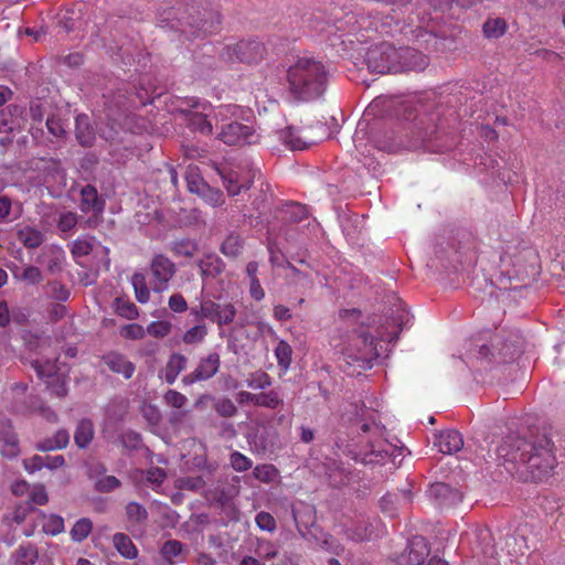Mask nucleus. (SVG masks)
Returning a JSON list of instances; mask_svg holds the SVG:
<instances>
[{
  "instance_id": "9",
  "label": "nucleus",
  "mask_w": 565,
  "mask_h": 565,
  "mask_svg": "<svg viewBox=\"0 0 565 565\" xmlns=\"http://www.w3.org/2000/svg\"><path fill=\"white\" fill-rule=\"evenodd\" d=\"M522 352L518 340L498 342L495 352H492L488 345H481L478 353L481 360L494 363H508L513 361Z\"/></svg>"
},
{
  "instance_id": "50",
  "label": "nucleus",
  "mask_w": 565,
  "mask_h": 565,
  "mask_svg": "<svg viewBox=\"0 0 565 565\" xmlns=\"http://www.w3.org/2000/svg\"><path fill=\"white\" fill-rule=\"evenodd\" d=\"M505 21L503 19H492L488 20L483 24V33L487 38H499L505 31Z\"/></svg>"
},
{
  "instance_id": "39",
  "label": "nucleus",
  "mask_w": 565,
  "mask_h": 565,
  "mask_svg": "<svg viewBox=\"0 0 565 565\" xmlns=\"http://www.w3.org/2000/svg\"><path fill=\"white\" fill-rule=\"evenodd\" d=\"M199 266L202 275L212 277L220 275L224 269L222 260L215 256H207L206 258L201 259Z\"/></svg>"
},
{
  "instance_id": "35",
  "label": "nucleus",
  "mask_w": 565,
  "mask_h": 565,
  "mask_svg": "<svg viewBox=\"0 0 565 565\" xmlns=\"http://www.w3.org/2000/svg\"><path fill=\"white\" fill-rule=\"evenodd\" d=\"M70 443V434L66 429H60L55 433L52 439H47L42 444H38V449L40 450H53V449H63Z\"/></svg>"
},
{
  "instance_id": "2",
  "label": "nucleus",
  "mask_w": 565,
  "mask_h": 565,
  "mask_svg": "<svg viewBox=\"0 0 565 565\" xmlns=\"http://www.w3.org/2000/svg\"><path fill=\"white\" fill-rule=\"evenodd\" d=\"M289 93L297 99L309 102L323 95L328 84V72L321 61L300 57L287 71Z\"/></svg>"
},
{
  "instance_id": "59",
  "label": "nucleus",
  "mask_w": 565,
  "mask_h": 565,
  "mask_svg": "<svg viewBox=\"0 0 565 565\" xmlns=\"http://www.w3.org/2000/svg\"><path fill=\"white\" fill-rule=\"evenodd\" d=\"M214 408L216 413L222 417H233L237 413V407L230 398H221L218 399Z\"/></svg>"
},
{
  "instance_id": "24",
  "label": "nucleus",
  "mask_w": 565,
  "mask_h": 565,
  "mask_svg": "<svg viewBox=\"0 0 565 565\" xmlns=\"http://www.w3.org/2000/svg\"><path fill=\"white\" fill-rule=\"evenodd\" d=\"M0 445H2V455L9 458L18 456L19 441L8 423H0Z\"/></svg>"
},
{
  "instance_id": "63",
  "label": "nucleus",
  "mask_w": 565,
  "mask_h": 565,
  "mask_svg": "<svg viewBox=\"0 0 565 565\" xmlns=\"http://www.w3.org/2000/svg\"><path fill=\"white\" fill-rule=\"evenodd\" d=\"M167 478V472L162 468H150L145 473V479L148 483L152 486H160L164 479Z\"/></svg>"
},
{
  "instance_id": "57",
  "label": "nucleus",
  "mask_w": 565,
  "mask_h": 565,
  "mask_svg": "<svg viewBox=\"0 0 565 565\" xmlns=\"http://www.w3.org/2000/svg\"><path fill=\"white\" fill-rule=\"evenodd\" d=\"M65 465V459L62 455H44L38 456V470L42 468L56 469Z\"/></svg>"
},
{
  "instance_id": "5",
  "label": "nucleus",
  "mask_w": 565,
  "mask_h": 565,
  "mask_svg": "<svg viewBox=\"0 0 565 565\" xmlns=\"http://www.w3.org/2000/svg\"><path fill=\"white\" fill-rule=\"evenodd\" d=\"M236 308L232 302L220 303L211 299H204L198 308H192L191 315L198 319H206L215 322L220 328L231 324L236 317Z\"/></svg>"
},
{
  "instance_id": "15",
  "label": "nucleus",
  "mask_w": 565,
  "mask_h": 565,
  "mask_svg": "<svg viewBox=\"0 0 565 565\" xmlns=\"http://www.w3.org/2000/svg\"><path fill=\"white\" fill-rule=\"evenodd\" d=\"M428 493L441 508H451L462 501L461 492L444 482L433 483Z\"/></svg>"
},
{
  "instance_id": "10",
  "label": "nucleus",
  "mask_w": 565,
  "mask_h": 565,
  "mask_svg": "<svg viewBox=\"0 0 565 565\" xmlns=\"http://www.w3.org/2000/svg\"><path fill=\"white\" fill-rule=\"evenodd\" d=\"M264 51V45L258 41H241L232 47H226V55L231 61L252 64L263 58Z\"/></svg>"
},
{
  "instance_id": "41",
  "label": "nucleus",
  "mask_w": 565,
  "mask_h": 565,
  "mask_svg": "<svg viewBox=\"0 0 565 565\" xmlns=\"http://www.w3.org/2000/svg\"><path fill=\"white\" fill-rule=\"evenodd\" d=\"M207 333H209V329H207L206 324H204V323L195 324L183 333L182 341L185 344L201 343L205 339Z\"/></svg>"
},
{
  "instance_id": "64",
  "label": "nucleus",
  "mask_w": 565,
  "mask_h": 565,
  "mask_svg": "<svg viewBox=\"0 0 565 565\" xmlns=\"http://www.w3.org/2000/svg\"><path fill=\"white\" fill-rule=\"evenodd\" d=\"M46 292L60 301H66L70 297V291L67 290V288L56 281L47 285Z\"/></svg>"
},
{
  "instance_id": "54",
  "label": "nucleus",
  "mask_w": 565,
  "mask_h": 565,
  "mask_svg": "<svg viewBox=\"0 0 565 565\" xmlns=\"http://www.w3.org/2000/svg\"><path fill=\"white\" fill-rule=\"evenodd\" d=\"M200 195L207 204L213 207L221 206L225 202L223 192L218 189H212L209 185L202 191Z\"/></svg>"
},
{
  "instance_id": "12",
  "label": "nucleus",
  "mask_w": 565,
  "mask_h": 565,
  "mask_svg": "<svg viewBox=\"0 0 565 565\" xmlns=\"http://www.w3.org/2000/svg\"><path fill=\"white\" fill-rule=\"evenodd\" d=\"M397 50L398 57L395 65L398 67L394 68V73L422 72L429 64L428 57L415 49L403 47Z\"/></svg>"
},
{
  "instance_id": "62",
  "label": "nucleus",
  "mask_w": 565,
  "mask_h": 565,
  "mask_svg": "<svg viewBox=\"0 0 565 565\" xmlns=\"http://www.w3.org/2000/svg\"><path fill=\"white\" fill-rule=\"evenodd\" d=\"M146 334V330L141 324L138 323H130L126 324L120 330V335L125 339L130 340H139L142 339Z\"/></svg>"
},
{
  "instance_id": "20",
  "label": "nucleus",
  "mask_w": 565,
  "mask_h": 565,
  "mask_svg": "<svg viewBox=\"0 0 565 565\" xmlns=\"http://www.w3.org/2000/svg\"><path fill=\"white\" fill-rule=\"evenodd\" d=\"M24 109L19 106H9L0 111V134H11L20 129L25 121Z\"/></svg>"
},
{
  "instance_id": "4",
  "label": "nucleus",
  "mask_w": 565,
  "mask_h": 565,
  "mask_svg": "<svg viewBox=\"0 0 565 565\" xmlns=\"http://www.w3.org/2000/svg\"><path fill=\"white\" fill-rule=\"evenodd\" d=\"M179 110L186 115L189 127L203 135H211L213 131L211 116L212 105L198 97H184L179 100Z\"/></svg>"
},
{
  "instance_id": "19",
  "label": "nucleus",
  "mask_w": 565,
  "mask_h": 565,
  "mask_svg": "<svg viewBox=\"0 0 565 565\" xmlns=\"http://www.w3.org/2000/svg\"><path fill=\"white\" fill-rule=\"evenodd\" d=\"M105 207V201L99 196L94 185L87 184L81 190L79 209L83 213L93 212L102 214Z\"/></svg>"
},
{
  "instance_id": "52",
  "label": "nucleus",
  "mask_w": 565,
  "mask_h": 565,
  "mask_svg": "<svg viewBox=\"0 0 565 565\" xmlns=\"http://www.w3.org/2000/svg\"><path fill=\"white\" fill-rule=\"evenodd\" d=\"M34 512V501H25L18 504L13 511V521L18 524L25 522L28 519L32 520Z\"/></svg>"
},
{
  "instance_id": "42",
  "label": "nucleus",
  "mask_w": 565,
  "mask_h": 565,
  "mask_svg": "<svg viewBox=\"0 0 565 565\" xmlns=\"http://www.w3.org/2000/svg\"><path fill=\"white\" fill-rule=\"evenodd\" d=\"M170 249L175 256L192 257L198 250V246L193 241L182 238L174 241Z\"/></svg>"
},
{
  "instance_id": "14",
  "label": "nucleus",
  "mask_w": 565,
  "mask_h": 565,
  "mask_svg": "<svg viewBox=\"0 0 565 565\" xmlns=\"http://www.w3.org/2000/svg\"><path fill=\"white\" fill-rule=\"evenodd\" d=\"M252 128L237 121H231L221 126L218 139L230 146L248 143Z\"/></svg>"
},
{
  "instance_id": "23",
  "label": "nucleus",
  "mask_w": 565,
  "mask_h": 565,
  "mask_svg": "<svg viewBox=\"0 0 565 565\" xmlns=\"http://www.w3.org/2000/svg\"><path fill=\"white\" fill-rule=\"evenodd\" d=\"M11 395L13 399V408L15 412L24 413L32 408L33 405V387H29L24 384H15L11 388Z\"/></svg>"
},
{
  "instance_id": "34",
  "label": "nucleus",
  "mask_w": 565,
  "mask_h": 565,
  "mask_svg": "<svg viewBox=\"0 0 565 565\" xmlns=\"http://www.w3.org/2000/svg\"><path fill=\"white\" fill-rule=\"evenodd\" d=\"M42 531L45 534L57 535L64 531V520L57 514L41 515Z\"/></svg>"
},
{
  "instance_id": "48",
  "label": "nucleus",
  "mask_w": 565,
  "mask_h": 565,
  "mask_svg": "<svg viewBox=\"0 0 565 565\" xmlns=\"http://www.w3.org/2000/svg\"><path fill=\"white\" fill-rule=\"evenodd\" d=\"M77 222V214L68 211L60 214L56 225L62 234H67L75 228Z\"/></svg>"
},
{
  "instance_id": "58",
  "label": "nucleus",
  "mask_w": 565,
  "mask_h": 565,
  "mask_svg": "<svg viewBox=\"0 0 565 565\" xmlns=\"http://www.w3.org/2000/svg\"><path fill=\"white\" fill-rule=\"evenodd\" d=\"M170 331L171 323L168 321H153L147 327V332L157 339L164 338Z\"/></svg>"
},
{
  "instance_id": "27",
  "label": "nucleus",
  "mask_w": 565,
  "mask_h": 565,
  "mask_svg": "<svg viewBox=\"0 0 565 565\" xmlns=\"http://www.w3.org/2000/svg\"><path fill=\"white\" fill-rule=\"evenodd\" d=\"M94 425L88 418L82 419L76 427L74 433V440L78 448H86L94 438Z\"/></svg>"
},
{
  "instance_id": "30",
  "label": "nucleus",
  "mask_w": 565,
  "mask_h": 565,
  "mask_svg": "<svg viewBox=\"0 0 565 565\" xmlns=\"http://www.w3.org/2000/svg\"><path fill=\"white\" fill-rule=\"evenodd\" d=\"M22 215V205L12 203L8 198H0V221L13 222Z\"/></svg>"
},
{
  "instance_id": "8",
  "label": "nucleus",
  "mask_w": 565,
  "mask_h": 565,
  "mask_svg": "<svg viewBox=\"0 0 565 565\" xmlns=\"http://www.w3.org/2000/svg\"><path fill=\"white\" fill-rule=\"evenodd\" d=\"M150 270L153 291L162 292L175 274V265L167 256L158 254L151 260Z\"/></svg>"
},
{
  "instance_id": "51",
  "label": "nucleus",
  "mask_w": 565,
  "mask_h": 565,
  "mask_svg": "<svg viewBox=\"0 0 565 565\" xmlns=\"http://www.w3.org/2000/svg\"><path fill=\"white\" fill-rule=\"evenodd\" d=\"M246 382L247 386L253 390H264L271 385L270 376L263 371L252 373Z\"/></svg>"
},
{
  "instance_id": "11",
  "label": "nucleus",
  "mask_w": 565,
  "mask_h": 565,
  "mask_svg": "<svg viewBox=\"0 0 565 565\" xmlns=\"http://www.w3.org/2000/svg\"><path fill=\"white\" fill-rule=\"evenodd\" d=\"M220 366L221 358L218 353L212 352L201 359L194 371L182 377V383L184 386H189L196 382L210 380L218 372Z\"/></svg>"
},
{
  "instance_id": "37",
  "label": "nucleus",
  "mask_w": 565,
  "mask_h": 565,
  "mask_svg": "<svg viewBox=\"0 0 565 565\" xmlns=\"http://www.w3.org/2000/svg\"><path fill=\"white\" fill-rule=\"evenodd\" d=\"M253 476L260 482L270 483L279 476V470L271 463L257 465L253 470Z\"/></svg>"
},
{
  "instance_id": "38",
  "label": "nucleus",
  "mask_w": 565,
  "mask_h": 565,
  "mask_svg": "<svg viewBox=\"0 0 565 565\" xmlns=\"http://www.w3.org/2000/svg\"><path fill=\"white\" fill-rule=\"evenodd\" d=\"M275 356L278 365L287 371L292 362V349L290 344L285 340H280L275 349Z\"/></svg>"
},
{
  "instance_id": "53",
  "label": "nucleus",
  "mask_w": 565,
  "mask_h": 565,
  "mask_svg": "<svg viewBox=\"0 0 565 565\" xmlns=\"http://www.w3.org/2000/svg\"><path fill=\"white\" fill-rule=\"evenodd\" d=\"M232 468L237 472H245L253 467V461L239 451H233L230 456Z\"/></svg>"
},
{
  "instance_id": "3",
  "label": "nucleus",
  "mask_w": 565,
  "mask_h": 565,
  "mask_svg": "<svg viewBox=\"0 0 565 565\" xmlns=\"http://www.w3.org/2000/svg\"><path fill=\"white\" fill-rule=\"evenodd\" d=\"M334 347L340 348L347 364L359 363L362 369L371 367L379 355L374 338L363 327L353 329L342 343H334Z\"/></svg>"
},
{
  "instance_id": "18",
  "label": "nucleus",
  "mask_w": 565,
  "mask_h": 565,
  "mask_svg": "<svg viewBox=\"0 0 565 565\" xmlns=\"http://www.w3.org/2000/svg\"><path fill=\"white\" fill-rule=\"evenodd\" d=\"M435 446L445 455H451L463 447V438L456 429H447L436 435Z\"/></svg>"
},
{
  "instance_id": "21",
  "label": "nucleus",
  "mask_w": 565,
  "mask_h": 565,
  "mask_svg": "<svg viewBox=\"0 0 565 565\" xmlns=\"http://www.w3.org/2000/svg\"><path fill=\"white\" fill-rule=\"evenodd\" d=\"M429 552L426 539L420 535L414 536L409 540L406 548V563L408 565H422Z\"/></svg>"
},
{
  "instance_id": "17",
  "label": "nucleus",
  "mask_w": 565,
  "mask_h": 565,
  "mask_svg": "<svg viewBox=\"0 0 565 565\" xmlns=\"http://www.w3.org/2000/svg\"><path fill=\"white\" fill-rule=\"evenodd\" d=\"M102 360L111 372L121 374L126 380L131 379L136 371L135 364L118 352H108L102 356Z\"/></svg>"
},
{
  "instance_id": "44",
  "label": "nucleus",
  "mask_w": 565,
  "mask_h": 565,
  "mask_svg": "<svg viewBox=\"0 0 565 565\" xmlns=\"http://www.w3.org/2000/svg\"><path fill=\"white\" fill-rule=\"evenodd\" d=\"M282 404V398L276 391L257 394L256 406L276 409Z\"/></svg>"
},
{
  "instance_id": "60",
  "label": "nucleus",
  "mask_w": 565,
  "mask_h": 565,
  "mask_svg": "<svg viewBox=\"0 0 565 565\" xmlns=\"http://www.w3.org/2000/svg\"><path fill=\"white\" fill-rule=\"evenodd\" d=\"M163 401L171 407L182 408L188 402V398L185 395L175 390H168L163 395Z\"/></svg>"
},
{
  "instance_id": "36",
  "label": "nucleus",
  "mask_w": 565,
  "mask_h": 565,
  "mask_svg": "<svg viewBox=\"0 0 565 565\" xmlns=\"http://www.w3.org/2000/svg\"><path fill=\"white\" fill-rule=\"evenodd\" d=\"M243 249V239L239 235L231 234L228 235L221 245V252L227 256L235 258L237 257Z\"/></svg>"
},
{
  "instance_id": "13",
  "label": "nucleus",
  "mask_w": 565,
  "mask_h": 565,
  "mask_svg": "<svg viewBox=\"0 0 565 565\" xmlns=\"http://www.w3.org/2000/svg\"><path fill=\"white\" fill-rule=\"evenodd\" d=\"M278 138L291 150H303L319 141L312 135V128L298 130L294 127H286L278 131Z\"/></svg>"
},
{
  "instance_id": "40",
  "label": "nucleus",
  "mask_w": 565,
  "mask_h": 565,
  "mask_svg": "<svg viewBox=\"0 0 565 565\" xmlns=\"http://www.w3.org/2000/svg\"><path fill=\"white\" fill-rule=\"evenodd\" d=\"M93 523L87 518H82L72 527L70 534L74 542H83L90 534Z\"/></svg>"
},
{
  "instance_id": "33",
  "label": "nucleus",
  "mask_w": 565,
  "mask_h": 565,
  "mask_svg": "<svg viewBox=\"0 0 565 565\" xmlns=\"http://www.w3.org/2000/svg\"><path fill=\"white\" fill-rule=\"evenodd\" d=\"M131 285L137 301L147 303L150 299V290L147 286L146 276L141 273H135L131 277Z\"/></svg>"
},
{
  "instance_id": "46",
  "label": "nucleus",
  "mask_w": 565,
  "mask_h": 565,
  "mask_svg": "<svg viewBox=\"0 0 565 565\" xmlns=\"http://www.w3.org/2000/svg\"><path fill=\"white\" fill-rule=\"evenodd\" d=\"M17 238L31 250L35 247V231L30 225H18Z\"/></svg>"
},
{
  "instance_id": "43",
  "label": "nucleus",
  "mask_w": 565,
  "mask_h": 565,
  "mask_svg": "<svg viewBox=\"0 0 565 565\" xmlns=\"http://www.w3.org/2000/svg\"><path fill=\"white\" fill-rule=\"evenodd\" d=\"M115 306L117 315H119L122 318H126L128 320H135L139 317V310L137 306L130 300L116 298Z\"/></svg>"
},
{
  "instance_id": "45",
  "label": "nucleus",
  "mask_w": 565,
  "mask_h": 565,
  "mask_svg": "<svg viewBox=\"0 0 565 565\" xmlns=\"http://www.w3.org/2000/svg\"><path fill=\"white\" fill-rule=\"evenodd\" d=\"M183 551V544L177 540H169L163 543L161 547L162 557L169 563L173 564V558L179 556Z\"/></svg>"
},
{
  "instance_id": "25",
  "label": "nucleus",
  "mask_w": 565,
  "mask_h": 565,
  "mask_svg": "<svg viewBox=\"0 0 565 565\" xmlns=\"http://www.w3.org/2000/svg\"><path fill=\"white\" fill-rule=\"evenodd\" d=\"M75 135L77 141L84 147H90L95 140V131L89 125L86 115H78L75 120Z\"/></svg>"
},
{
  "instance_id": "32",
  "label": "nucleus",
  "mask_w": 565,
  "mask_h": 565,
  "mask_svg": "<svg viewBox=\"0 0 565 565\" xmlns=\"http://www.w3.org/2000/svg\"><path fill=\"white\" fill-rule=\"evenodd\" d=\"M126 516L131 525L142 524L148 520V511L142 504L131 501L126 505Z\"/></svg>"
},
{
  "instance_id": "22",
  "label": "nucleus",
  "mask_w": 565,
  "mask_h": 565,
  "mask_svg": "<svg viewBox=\"0 0 565 565\" xmlns=\"http://www.w3.org/2000/svg\"><path fill=\"white\" fill-rule=\"evenodd\" d=\"M186 358L181 353H172L164 369L161 372V377L168 383L173 384L180 373L186 367Z\"/></svg>"
},
{
  "instance_id": "56",
  "label": "nucleus",
  "mask_w": 565,
  "mask_h": 565,
  "mask_svg": "<svg viewBox=\"0 0 565 565\" xmlns=\"http://www.w3.org/2000/svg\"><path fill=\"white\" fill-rule=\"evenodd\" d=\"M121 486V482L115 476H104L95 482V489L98 492L108 493Z\"/></svg>"
},
{
  "instance_id": "61",
  "label": "nucleus",
  "mask_w": 565,
  "mask_h": 565,
  "mask_svg": "<svg viewBox=\"0 0 565 565\" xmlns=\"http://www.w3.org/2000/svg\"><path fill=\"white\" fill-rule=\"evenodd\" d=\"M255 522L257 526L263 531L274 532L277 527L274 516L265 511L257 513Z\"/></svg>"
},
{
  "instance_id": "55",
  "label": "nucleus",
  "mask_w": 565,
  "mask_h": 565,
  "mask_svg": "<svg viewBox=\"0 0 565 565\" xmlns=\"http://www.w3.org/2000/svg\"><path fill=\"white\" fill-rule=\"evenodd\" d=\"M12 492L17 497H25L26 501L35 500V489L24 480H15L12 484Z\"/></svg>"
},
{
  "instance_id": "49",
  "label": "nucleus",
  "mask_w": 565,
  "mask_h": 565,
  "mask_svg": "<svg viewBox=\"0 0 565 565\" xmlns=\"http://www.w3.org/2000/svg\"><path fill=\"white\" fill-rule=\"evenodd\" d=\"M15 565H33L35 562V550L32 545L20 546L14 554Z\"/></svg>"
},
{
  "instance_id": "31",
  "label": "nucleus",
  "mask_w": 565,
  "mask_h": 565,
  "mask_svg": "<svg viewBox=\"0 0 565 565\" xmlns=\"http://www.w3.org/2000/svg\"><path fill=\"white\" fill-rule=\"evenodd\" d=\"M44 383L50 394L60 398L67 395L66 380L63 374L55 373L47 375L44 379Z\"/></svg>"
},
{
  "instance_id": "26",
  "label": "nucleus",
  "mask_w": 565,
  "mask_h": 565,
  "mask_svg": "<svg viewBox=\"0 0 565 565\" xmlns=\"http://www.w3.org/2000/svg\"><path fill=\"white\" fill-rule=\"evenodd\" d=\"M41 262L46 264L47 269L52 274L58 273L62 270L63 264L65 263V252L61 246L51 245Z\"/></svg>"
},
{
  "instance_id": "1",
  "label": "nucleus",
  "mask_w": 565,
  "mask_h": 565,
  "mask_svg": "<svg viewBox=\"0 0 565 565\" xmlns=\"http://www.w3.org/2000/svg\"><path fill=\"white\" fill-rule=\"evenodd\" d=\"M498 457L504 462L522 465L533 481L547 477L556 465L554 444L546 436H541L534 443L520 436H507L497 449Z\"/></svg>"
},
{
  "instance_id": "16",
  "label": "nucleus",
  "mask_w": 565,
  "mask_h": 565,
  "mask_svg": "<svg viewBox=\"0 0 565 565\" xmlns=\"http://www.w3.org/2000/svg\"><path fill=\"white\" fill-rule=\"evenodd\" d=\"M217 171L223 180V185L232 196L239 194L242 190H248L253 183V177L242 175L235 170L224 168L217 169Z\"/></svg>"
},
{
  "instance_id": "47",
  "label": "nucleus",
  "mask_w": 565,
  "mask_h": 565,
  "mask_svg": "<svg viewBox=\"0 0 565 565\" xmlns=\"http://www.w3.org/2000/svg\"><path fill=\"white\" fill-rule=\"evenodd\" d=\"M205 486L202 477H181L175 480V487L180 490L198 491Z\"/></svg>"
},
{
  "instance_id": "28",
  "label": "nucleus",
  "mask_w": 565,
  "mask_h": 565,
  "mask_svg": "<svg viewBox=\"0 0 565 565\" xmlns=\"http://www.w3.org/2000/svg\"><path fill=\"white\" fill-rule=\"evenodd\" d=\"M113 543L118 553L125 558L134 559L138 556V550L127 534L116 533Z\"/></svg>"
},
{
  "instance_id": "6",
  "label": "nucleus",
  "mask_w": 565,
  "mask_h": 565,
  "mask_svg": "<svg viewBox=\"0 0 565 565\" xmlns=\"http://www.w3.org/2000/svg\"><path fill=\"white\" fill-rule=\"evenodd\" d=\"M398 50L390 43H381L370 47L366 52L365 61L372 73L387 74L394 73V68L398 67L396 58Z\"/></svg>"
},
{
  "instance_id": "29",
  "label": "nucleus",
  "mask_w": 565,
  "mask_h": 565,
  "mask_svg": "<svg viewBox=\"0 0 565 565\" xmlns=\"http://www.w3.org/2000/svg\"><path fill=\"white\" fill-rule=\"evenodd\" d=\"M94 248V237L89 235H83L77 237L71 244V254L74 260L79 264V258L88 256Z\"/></svg>"
},
{
  "instance_id": "7",
  "label": "nucleus",
  "mask_w": 565,
  "mask_h": 565,
  "mask_svg": "<svg viewBox=\"0 0 565 565\" xmlns=\"http://www.w3.org/2000/svg\"><path fill=\"white\" fill-rule=\"evenodd\" d=\"M380 522L376 519L359 515L343 524L345 537L352 542L361 543L376 536V526Z\"/></svg>"
}]
</instances>
